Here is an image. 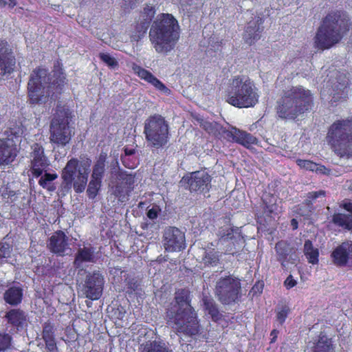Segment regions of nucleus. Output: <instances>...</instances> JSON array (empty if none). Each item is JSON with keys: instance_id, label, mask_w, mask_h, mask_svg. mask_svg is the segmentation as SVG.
Segmentation results:
<instances>
[{"instance_id": "nucleus-1", "label": "nucleus", "mask_w": 352, "mask_h": 352, "mask_svg": "<svg viewBox=\"0 0 352 352\" xmlns=\"http://www.w3.org/2000/svg\"><path fill=\"white\" fill-rule=\"evenodd\" d=\"M188 289H178L175 294L174 302L167 311V323L175 330L176 335L182 334L193 338L200 333L197 314L190 305Z\"/></svg>"}, {"instance_id": "nucleus-2", "label": "nucleus", "mask_w": 352, "mask_h": 352, "mask_svg": "<svg viewBox=\"0 0 352 352\" xmlns=\"http://www.w3.org/2000/svg\"><path fill=\"white\" fill-rule=\"evenodd\" d=\"M52 82L50 74L45 68L38 67L32 71L28 83L30 102L32 104L45 103L55 100L66 84V78L61 70H55Z\"/></svg>"}, {"instance_id": "nucleus-3", "label": "nucleus", "mask_w": 352, "mask_h": 352, "mask_svg": "<svg viewBox=\"0 0 352 352\" xmlns=\"http://www.w3.org/2000/svg\"><path fill=\"white\" fill-rule=\"evenodd\" d=\"M179 38V25L170 14H159L149 31V38L157 53L166 54L175 47Z\"/></svg>"}, {"instance_id": "nucleus-4", "label": "nucleus", "mask_w": 352, "mask_h": 352, "mask_svg": "<svg viewBox=\"0 0 352 352\" xmlns=\"http://www.w3.org/2000/svg\"><path fill=\"white\" fill-rule=\"evenodd\" d=\"M349 19L342 12L329 13L323 19L314 37V46L324 50L338 43L349 32Z\"/></svg>"}, {"instance_id": "nucleus-5", "label": "nucleus", "mask_w": 352, "mask_h": 352, "mask_svg": "<svg viewBox=\"0 0 352 352\" xmlns=\"http://www.w3.org/2000/svg\"><path fill=\"white\" fill-rule=\"evenodd\" d=\"M312 100L309 90L293 87L278 102L277 113L281 118L294 119L311 108Z\"/></svg>"}, {"instance_id": "nucleus-6", "label": "nucleus", "mask_w": 352, "mask_h": 352, "mask_svg": "<svg viewBox=\"0 0 352 352\" xmlns=\"http://www.w3.org/2000/svg\"><path fill=\"white\" fill-rule=\"evenodd\" d=\"M259 95L253 81L248 76L234 77L227 89L226 100L238 108L254 107L258 102Z\"/></svg>"}, {"instance_id": "nucleus-7", "label": "nucleus", "mask_w": 352, "mask_h": 352, "mask_svg": "<svg viewBox=\"0 0 352 352\" xmlns=\"http://www.w3.org/2000/svg\"><path fill=\"white\" fill-rule=\"evenodd\" d=\"M326 140L338 155L352 156V117L333 122L328 129Z\"/></svg>"}, {"instance_id": "nucleus-8", "label": "nucleus", "mask_w": 352, "mask_h": 352, "mask_svg": "<svg viewBox=\"0 0 352 352\" xmlns=\"http://www.w3.org/2000/svg\"><path fill=\"white\" fill-rule=\"evenodd\" d=\"M144 133L148 146L157 149L162 148L169 140L168 122L161 115L151 116L144 121Z\"/></svg>"}, {"instance_id": "nucleus-9", "label": "nucleus", "mask_w": 352, "mask_h": 352, "mask_svg": "<svg viewBox=\"0 0 352 352\" xmlns=\"http://www.w3.org/2000/svg\"><path fill=\"white\" fill-rule=\"evenodd\" d=\"M69 111L65 107H57L50 124V140L60 146H65L74 133L69 126Z\"/></svg>"}, {"instance_id": "nucleus-10", "label": "nucleus", "mask_w": 352, "mask_h": 352, "mask_svg": "<svg viewBox=\"0 0 352 352\" xmlns=\"http://www.w3.org/2000/svg\"><path fill=\"white\" fill-rule=\"evenodd\" d=\"M241 286L240 279L228 275L219 278L215 284L214 294L223 305H231L241 296Z\"/></svg>"}, {"instance_id": "nucleus-11", "label": "nucleus", "mask_w": 352, "mask_h": 352, "mask_svg": "<svg viewBox=\"0 0 352 352\" xmlns=\"http://www.w3.org/2000/svg\"><path fill=\"white\" fill-rule=\"evenodd\" d=\"M104 276L99 272H89L78 293L85 298L98 300L102 295L104 287Z\"/></svg>"}, {"instance_id": "nucleus-12", "label": "nucleus", "mask_w": 352, "mask_h": 352, "mask_svg": "<svg viewBox=\"0 0 352 352\" xmlns=\"http://www.w3.org/2000/svg\"><path fill=\"white\" fill-rule=\"evenodd\" d=\"M163 245L168 252H179L186 248L185 235L176 227H168L163 232Z\"/></svg>"}, {"instance_id": "nucleus-13", "label": "nucleus", "mask_w": 352, "mask_h": 352, "mask_svg": "<svg viewBox=\"0 0 352 352\" xmlns=\"http://www.w3.org/2000/svg\"><path fill=\"white\" fill-rule=\"evenodd\" d=\"M30 154L31 162V171L34 176L38 177L50 165V162L45 155L44 148L37 143L31 146Z\"/></svg>"}, {"instance_id": "nucleus-14", "label": "nucleus", "mask_w": 352, "mask_h": 352, "mask_svg": "<svg viewBox=\"0 0 352 352\" xmlns=\"http://www.w3.org/2000/svg\"><path fill=\"white\" fill-rule=\"evenodd\" d=\"M210 176L204 170L193 172L187 178V183L191 192H208L210 188Z\"/></svg>"}, {"instance_id": "nucleus-15", "label": "nucleus", "mask_w": 352, "mask_h": 352, "mask_svg": "<svg viewBox=\"0 0 352 352\" xmlns=\"http://www.w3.org/2000/svg\"><path fill=\"white\" fill-rule=\"evenodd\" d=\"M80 163L77 159L72 158L67 162L65 167L63 168L61 178L63 179L60 188L63 194L68 192L72 187V182L80 168Z\"/></svg>"}, {"instance_id": "nucleus-16", "label": "nucleus", "mask_w": 352, "mask_h": 352, "mask_svg": "<svg viewBox=\"0 0 352 352\" xmlns=\"http://www.w3.org/2000/svg\"><path fill=\"white\" fill-rule=\"evenodd\" d=\"M333 78L331 84L332 87V91L330 93L332 95V102H336L342 98H346L348 92V79L344 74H340L336 72L331 76Z\"/></svg>"}, {"instance_id": "nucleus-17", "label": "nucleus", "mask_w": 352, "mask_h": 352, "mask_svg": "<svg viewBox=\"0 0 352 352\" xmlns=\"http://www.w3.org/2000/svg\"><path fill=\"white\" fill-rule=\"evenodd\" d=\"M15 65V58L12 55L7 41L0 39V76L10 74Z\"/></svg>"}, {"instance_id": "nucleus-18", "label": "nucleus", "mask_w": 352, "mask_h": 352, "mask_svg": "<svg viewBox=\"0 0 352 352\" xmlns=\"http://www.w3.org/2000/svg\"><path fill=\"white\" fill-rule=\"evenodd\" d=\"M17 148L16 141L12 138L5 140L0 139V165L6 166L10 164L15 160L17 155Z\"/></svg>"}, {"instance_id": "nucleus-19", "label": "nucleus", "mask_w": 352, "mask_h": 352, "mask_svg": "<svg viewBox=\"0 0 352 352\" xmlns=\"http://www.w3.org/2000/svg\"><path fill=\"white\" fill-rule=\"evenodd\" d=\"M276 256L278 261L281 263L283 267H285L287 263H296L298 256L296 254L295 250L286 241H280L275 246Z\"/></svg>"}, {"instance_id": "nucleus-20", "label": "nucleus", "mask_w": 352, "mask_h": 352, "mask_svg": "<svg viewBox=\"0 0 352 352\" xmlns=\"http://www.w3.org/2000/svg\"><path fill=\"white\" fill-rule=\"evenodd\" d=\"M97 260L98 256L94 248L91 246L80 247L75 254L74 267L76 269L83 270L85 267V263H95Z\"/></svg>"}, {"instance_id": "nucleus-21", "label": "nucleus", "mask_w": 352, "mask_h": 352, "mask_svg": "<svg viewBox=\"0 0 352 352\" xmlns=\"http://www.w3.org/2000/svg\"><path fill=\"white\" fill-rule=\"evenodd\" d=\"M91 164V160L89 158H84L80 160L78 174L74 177L72 182L74 189L77 193L82 192L85 189Z\"/></svg>"}, {"instance_id": "nucleus-22", "label": "nucleus", "mask_w": 352, "mask_h": 352, "mask_svg": "<svg viewBox=\"0 0 352 352\" xmlns=\"http://www.w3.org/2000/svg\"><path fill=\"white\" fill-rule=\"evenodd\" d=\"M69 237L63 231H57L50 238L48 248L50 251L58 256H64L66 251L69 250L68 244Z\"/></svg>"}, {"instance_id": "nucleus-23", "label": "nucleus", "mask_w": 352, "mask_h": 352, "mask_svg": "<svg viewBox=\"0 0 352 352\" xmlns=\"http://www.w3.org/2000/svg\"><path fill=\"white\" fill-rule=\"evenodd\" d=\"M333 263L338 266H344L348 259L352 257V242L346 241L338 246L332 252Z\"/></svg>"}, {"instance_id": "nucleus-24", "label": "nucleus", "mask_w": 352, "mask_h": 352, "mask_svg": "<svg viewBox=\"0 0 352 352\" xmlns=\"http://www.w3.org/2000/svg\"><path fill=\"white\" fill-rule=\"evenodd\" d=\"M132 68L134 72L137 74L139 77L153 85L156 89L162 93L165 94L166 95H169L170 94V90L166 87L160 80L155 77L150 72L142 68L137 65H133Z\"/></svg>"}, {"instance_id": "nucleus-25", "label": "nucleus", "mask_w": 352, "mask_h": 352, "mask_svg": "<svg viewBox=\"0 0 352 352\" xmlns=\"http://www.w3.org/2000/svg\"><path fill=\"white\" fill-rule=\"evenodd\" d=\"M155 14V9L154 6L146 5L144 8L136 25V30L139 33L138 36H143L146 33Z\"/></svg>"}, {"instance_id": "nucleus-26", "label": "nucleus", "mask_w": 352, "mask_h": 352, "mask_svg": "<svg viewBox=\"0 0 352 352\" xmlns=\"http://www.w3.org/2000/svg\"><path fill=\"white\" fill-rule=\"evenodd\" d=\"M262 23V19L259 16L256 17L254 21L248 23L243 35L247 43L252 45L260 38V34L263 30V28L261 26Z\"/></svg>"}, {"instance_id": "nucleus-27", "label": "nucleus", "mask_w": 352, "mask_h": 352, "mask_svg": "<svg viewBox=\"0 0 352 352\" xmlns=\"http://www.w3.org/2000/svg\"><path fill=\"white\" fill-rule=\"evenodd\" d=\"M344 208L346 210V214H335L333 216V222L344 229L352 230V203L344 204Z\"/></svg>"}, {"instance_id": "nucleus-28", "label": "nucleus", "mask_w": 352, "mask_h": 352, "mask_svg": "<svg viewBox=\"0 0 352 352\" xmlns=\"http://www.w3.org/2000/svg\"><path fill=\"white\" fill-rule=\"evenodd\" d=\"M8 322L12 326L23 328L27 320V316L25 312L19 309H12L6 314Z\"/></svg>"}, {"instance_id": "nucleus-29", "label": "nucleus", "mask_w": 352, "mask_h": 352, "mask_svg": "<svg viewBox=\"0 0 352 352\" xmlns=\"http://www.w3.org/2000/svg\"><path fill=\"white\" fill-rule=\"evenodd\" d=\"M23 289L20 287L13 286L8 288L3 294V300L6 303L16 306L22 301Z\"/></svg>"}, {"instance_id": "nucleus-30", "label": "nucleus", "mask_w": 352, "mask_h": 352, "mask_svg": "<svg viewBox=\"0 0 352 352\" xmlns=\"http://www.w3.org/2000/svg\"><path fill=\"white\" fill-rule=\"evenodd\" d=\"M201 301L204 310L207 311L214 321L221 318V314L219 311L218 305L211 296L204 295Z\"/></svg>"}, {"instance_id": "nucleus-31", "label": "nucleus", "mask_w": 352, "mask_h": 352, "mask_svg": "<svg viewBox=\"0 0 352 352\" xmlns=\"http://www.w3.org/2000/svg\"><path fill=\"white\" fill-rule=\"evenodd\" d=\"M233 132L235 133L234 142L244 146L248 147L251 144H255L256 142L255 137L244 131L236 128V129H234Z\"/></svg>"}, {"instance_id": "nucleus-32", "label": "nucleus", "mask_w": 352, "mask_h": 352, "mask_svg": "<svg viewBox=\"0 0 352 352\" xmlns=\"http://www.w3.org/2000/svg\"><path fill=\"white\" fill-rule=\"evenodd\" d=\"M106 155L100 154L96 162L91 174V178L101 181L105 170Z\"/></svg>"}, {"instance_id": "nucleus-33", "label": "nucleus", "mask_w": 352, "mask_h": 352, "mask_svg": "<svg viewBox=\"0 0 352 352\" xmlns=\"http://www.w3.org/2000/svg\"><path fill=\"white\" fill-rule=\"evenodd\" d=\"M139 352H172L166 346L165 343L161 341H153L147 342L144 345L141 346Z\"/></svg>"}, {"instance_id": "nucleus-34", "label": "nucleus", "mask_w": 352, "mask_h": 352, "mask_svg": "<svg viewBox=\"0 0 352 352\" xmlns=\"http://www.w3.org/2000/svg\"><path fill=\"white\" fill-rule=\"evenodd\" d=\"M304 253L310 263L316 264L318 262V250L314 248L310 240H307L305 242Z\"/></svg>"}, {"instance_id": "nucleus-35", "label": "nucleus", "mask_w": 352, "mask_h": 352, "mask_svg": "<svg viewBox=\"0 0 352 352\" xmlns=\"http://www.w3.org/2000/svg\"><path fill=\"white\" fill-rule=\"evenodd\" d=\"M331 340L325 336H320L314 346L313 352H333Z\"/></svg>"}, {"instance_id": "nucleus-36", "label": "nucleus", "mask_w": 352, "mask_h": 352, "mask_svg": "<svg viewBox=\"0 0 352 352\" xmlns=\"http://www.w3.org/2000/svg\"><path fill=\"white\" fill-rule=\"evenodd\" d=\"M221 254L218 251L210 250L204 252V256L202 258V262L205 266L214 267L219 263V257Z\"/></svg>"}, {"instance_id": "nucleus-37", "label": "nucleus", "mask_w": 352, "mask_h": 352, "mask_svg": "<svg viewBox=\"0 0 352 352\" xmlns=\"http://www.w3.org/2000/svg\"><path fill=\"white\" fill-rule=\"evenodd\" d=\"M131 190L124 185V183L118 184L113 191V195L118 198V201L123 203L129 199Z\"/></svg>"}, {"instance_id": "nucleus-38", "label": "nucleus", "mask_w": 352, "mask_h": 352, "mask_svg": "<svg viewBox=\"0 0 352 352\" xmlns=\"http://www.w3.org/2000/svg\"><path fill=\"white\" fill-rule=\"evenodd\" d=\"M23 134V127L21 124H12L3 133V138L7 140L12 138L16 142L17 139Z\"/></svg>"}, {"instance_id": "nucleus-39", "label": "nucleus", "mask_w": 352, "mask_h": 352, "mask_svg": "<svg viewBox=\"0 0 352 352\" xmlns=\"http://www.w3.org/2000/svg\"><path fill=\"white\" fill-rule=\"evenodd\" d=\"M58 175L56 174H52L45 173L38 181V184L43 188L47 189L49 191H54L56 188L54 184L52 183V181L57 178Z\"/></svg>"}, {"instance_id": "nucleus-40", "label": "nucleus", "mask_w": 352, "mask_h": 352, "mask_svg": "<svg viewBox=\"0 0 352 352\" xmlns=\"http://www.w3.org/2000/svg\"><path fill=\"white\" fill-rule=\"evenodd\" d=\"M232 241L234 245L235 244H240L243 243V237L241 236L238 228H232L229 229V231L226 232V236L225 237V242L228 241Z\"/></svg>"}, {"instance_id": "nucleus-41", "label": "nucleus", "mask_w": 352, "mask_h": 352, "mask_svg": "<svg viewBox=\"0 0 352 352\" xmlns=\"http://www.w3.org/2000/svg\"><path fill=\"white\" fill-rule=\"evenodd\" d=\"M100 185L101 181H98L97 179L91 178L88 184V188L87 190V193L90 199H94L96 197Z\"/></svg>"}, {"instance_id": "nucleus-42", "label": "nucleus", "mask_w": 352, "mask_h": 352, "mask_svg": "<svg viewBox=\"0 0 352 352\" xmlns=\"http://www.w3.org/2000/svg\"><path fill=\"white\" fill-rule=\"evenodd\" d=\"M12 342V336L6 332L0 331V352H4L10 349Z\"/></svg>"}, {"instance_id": "nucleus-43", "label": "nucleus", "mask_w": 352, "mask_h": 352, "mask_svg": "<svg viewBox=\"0 0 352 352\" xmlns=\"http://www.w3.org/2000/svg\"><path fill=\"white\" fill-rule=\"evenodd\" d=\"M264 202V207L263 210L264 213L267 215H272V214H277L279 212V207L278 206L275 204L272 203V200L270 199V201H267L266 199H263Z\"/></svg>"}, {"instance_id": "nucleus-44", "label": "nucleus", "mask_w": 352, "mask_h": 352, "mask_svg": "<svg viewBox=\"0 0 352 352\" xmlns=\"http://www.w3.org/2000/svg\"><path fill=\"white\" fill-rule=\"evenodd\" d=\"M125 280L127 285V293L131 294L135 292L137 294H140L141 288L139 282L135 278H126Z\"/></svg>"}, {"instance_id": "nucleus-45", "label": "nucleus", "mask_w": 352, "mask_h": 352, "mask_svg": "<svg viewBox=\"0 0 352 352\" xmlns=\"http://www.w3.org/2000/svg\"><path fill=\"white\" fill-rule=\"evenodd\" d=\"M100 58L110 68L116 69L118 67V62L117 60L109 54L107 53H100Z\"/></svg>"}, {"instance_id": "nucleus-46", "label": "nucleus", "mask_w": 352, "mask_h": 352, "mask_svg": "<svg viewBox=\"0 0 352 352\" xmlns=\"http://www.w3.org/2000/svg\"><path fill=\"white\" fill-rule=\"evenodd\" d=\"M120 177L122 180L120 183H124V185L132 191L133 190L135 183L134 176L131 173L128 174L126 173H121L120 174Z\"/></svg>"}, {"instance_id": "nucleus-47", "label": "nucleus", "mask_w": 352, "mask_h": 352, "mask_svg": "<svg viewBox=\"0 0 352 352\" xmlns=\"http://www.w3.org/2000/svg\"><path fill=\"white\" fill-rule=\"evenodd\" d=\"M325 195V192L324 190H319L316 192H310L307 194V198L303 203L306 206H312L313 203L318 198V197H324Z\"/></svg>"}, {"instance_id": "nucleus-48", "label": "nucleus", "mask_w": 352, "mask_h": 352, "mask_svg": "<svg viewBox=\"0 0 352 352\" xmlns=\"http://www.w3.org/2000/svg\"><path fill=\"white\" fill-rule=\"evenodd\" d=\"M289 312V308L287 305H282L278 307L276 309V320L282 324Z\"/></svg>"}, {"instance_id": "nucleus-49", "label": "nucleus", "mask_w": 352, "mask_h": 352, "mask_svg": "<svg viewBox=\"0 0 352 352\" xmlns=\"http://www.w3.org/2000/svg\"><path fill=\"white\" fill-rule=\"evenodd\" d=\"M296 163L300 168L311 171H317L318 169V164L309 160H296Z\"/></svg>"}, {"instance_id": "nucleus-50", "label": "nucleus", "mask_w": 352, "mask_h": 352, "mask_svg": "<svg viewBox=\"0 0 352 352\" xmlns=\"http://www.w3.org/2000/svg\"><path fill=\"white\" fill-rule=\"evenodd\" d=\"M234 129H236V127L230 126L228 129L221 127L220 133L227 140L234 142L235 133L233 132Z\"/></svg>"}, {"instance_id": "nucleus-51", "label": "nucleus", "mask_w": 352, "mask_h": 352, "mask_svg": "<svg viewBox=\"0 0 352 352\" xmlns=\"http://www.w3.org/2000/svg\"><path fill=\"white\" fill-rule=\"evenodd\" d=\"M43 338L44 340L54 339V328L50 324L45 323L43 329Z\"/></svg>"}, {"instance_id": "nucleus-52", "label": "nucleus", "mask_w": 352, "mask_h": 352, "mask_svg": "<svg viewBox=\"0 0 352 352\" xmlns=\"http://www.w3.org/2000/svg\"><path fill=\"white\" fill-rule=\"evenodd\" d=\"M12 247L6 243H0V258H8L10 256Z\"/></svg>"}, {"instance_id": "nucleus-53", "label": "nucleus", "mask_w": 352, "mask_h": 352, "mask_svg": "<svg viewBox=\"0 0 352 352\" xmlns=\"http://www.w3.org/2000/svg\"><path fill=\"white\" fill-rule=\"evenodd\" d=\"M298 208V214L301 216L309 217L313 212L314 208L311 206H306L303 204Z\"/></svg>"}, {"instance_id": "nucleus-54", "label": "nucleus", "mask_w": 352, "mask_h": 352, "mask_svg": "<svg viewBox=\"0 0 352 352\" xmlns=\"http://www.w3.org/2000/svg\"><path fill=\"white\" fill-rule=\"evenodd\" d=\"M230 228V226L226 225V226L221 227L219 230V231L217 232V236H219V241L221 243L225 242V237L226 236V232H228L229 231Z\"/></svg>"}, {"instance_id": "nucleus-55", "label": "nucleus", "mask_w": 352, "mask_h": 352, "mask_svg": "<svg viewBox=\"0 0 352 352\" xmlns=\"http://www.w3.org/2000/svg\"><path fill=\"white\" fill-rule=\"evenodd\" d=\"M45 342L46 349L50 352H56L57 346L55 342V339H50L44 340Z\"/></svg>"}, {"instance_id": "nucleus-56", "label": "nucleus", "mask_w": 352, "mask_h": 352, "mask_svg": "<svg viewBox=\"0 0 352 352\" xmlns=\"http://www.w3.org/2000/svg\"><path fill=\"white\" fill-rule=\"evenodd\" d=\"M285 285L287 289H290L296 285V280L294 279L292 275H289L285 281Z\"/></svg>"}, {"instance_id": "nucleus-57", "label": "nucleus", "mask_w": 352, "mask_h": 352, "mask_svg": "<svg viewBox=\"0 0 352 352\" xmlns=\"http://www.w3.org/2000/svg\"><path fill=\"white\" fill-rule=\"evenodd\" d=\"M16 0H0V6L5 7L8 6L9 8H14L16 5Z\"/></svg>"}, {"instance_id": "nucleus-58", "label": "nucleus", "mask_w": 352, "mask_h": 352, "mask_svg": "<svg viewBox=\"0 0 352 352\" xmlns=\"http://www.w3.org/2000/svg\"><path fill=\"white\" fill-rule=\"evenodd\" d=\"M158 208L157 207H153L149 209L147 212V217L150 219H155L157 217Z\"/></svg>"}, {"instance_id": "nucleus-59", "label": "nucleus", "mask_w": 352, "mask_h": 352, "mask_svg": "<svg viewBox=\"0 0 352 352\" xmlns=\"http://www.w3.org/2000/svg\"><path fill=\"white\" fill-rule=\"evenodd\" d=\"M111 274H116V275H119V274H122L124 272L122 270V269L120 267H113L111 270Z\"/></svg>"}, {"instance_id": "nucleus-60", "label": "nucleus", "mask_w": 352, "mask_h": 352, "mask_svg": "<svg viewBox=\"0 0 352 352\" xmlns=\"http://www.w3.org/2000/svg\"><path fill=\"white\" fill-rule=\"evenodd\" d=\"M153 226V223H142V225H141V228L143 229V230H148L149 228H152Z\"/></svg>"}, {"instance_id": "nucleus-61", "label": "nucleus", "mask_w": 352, "mask_h": 352, "mask_svg": "<svg viewBox=\"0 0 352 352\" xmlns=\"http://www.w3.org/2000/svg\"><path fill=\"white\" fill-rule=\"evenodd\" d=\"M124 152H125L126 155H132L133 154H134L135 151H134V149H132V148H126L124 150Z\"/></svg>"}, {"instance_id": "nucleus-62", "label": "nucleus", "mask_w": 352, "mask_h": 352, "mask_svg": "<svg viewBox=\"0 0 352 352\" xmlns=\"http://www.w3.org/2000/svg\"><path fill=\"white\" fill-rule=\"evenodd\" d=\"M291 226L294 230L297 229L298 228V221L295 219H292L291 221Z\"/></svg>"}, {"instance_id": "nucleus-63", "label": "nucleus", "mask_w": 352, "mask_h": 352, "mask_svg": "<svg viewBox=\"0 0 352 352\" xmlns=\"http://www.w3.org/2000/svg\"><path fill=\"white\" fill-rule=\"evenodd\" d=\"M277 333H278V331H277L276 330H275V329H274V330L271 332V336H273V338H272V342H273V341H274V340L276 338Z\"/></svg>"}, {"instance_id": "nucleus-64", "label": "nucleus", "mask_w": 352, "mask_h": 352, "mask_svg": "<svg viewBox=\"0 0 352 352\" xmlns=\"http://www.w3.org/2000/svg\"><path fill=\"white\" fill-rule=\"evenodd\" d=\"M256 289L259 292V291H260V289L262 290V289H263V285H254V286L253 287L252 289H253V290H255Z\"/></svg>"}]
</instances>
